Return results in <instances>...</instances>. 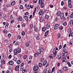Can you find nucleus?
<instances>
[{
	"label": "nucleus",
	"mask_w": 73,
	"mask_h": 73,
	"mask_svg": "<svg viewBox=\"0 0 73 73\" xmlns=\"http://www.w3.org/2000/svg\"><path fill=\"white\" fill-rule=\"evenodd\" d=\"M42 3V0H39L38 1V3L39 5H41Z\"/></svg>",
	"instance_id": "nucleus-23"
},
{
	"label": "nucleus",
	"mask_w": 73,
	"mask_h": 73,
	"mask_svg": "<svg viewBox=\"0 0 73 73\" xmlns=\"http://www.w3.org/2000/svg\"><path fill=\"white\" fill-rule=\"evenodd\" d=\"M1 63L2 64H5V60H4L2 59L1 60Z\"/></svg>",
	"instance_id": "nucleus-20"
},
{
	"label": "nucleus",
	"mask_w": 73,
	"mask_h": 73,
	"mask_svg": "<svg viewBox=\"0 0 73 73\" xmlns=\"http://www.w3.org/2000/svg\"><path fill=\"white\" fill-rule=\"evenodd\" d=\"M59 20H60V19H59L57 17H56L55 19H54V21H55L56 22L57 21H59Z\"/></svg>",
	"instance_id": "nucleus-25"
},
{
	"label": "nucleus",
	"mask_w": 73,
	"mask_h": 73,
	"mask_svg": "<svg viewBox=\"0 0 73 73\" xmlns=\"http://www.w3.org/2000/svg\"><path fill=\"white\" fill-rule=\"evenodd\" d=\"M7 36L9 38L11 37V36H12V35L11 34H8L7 35Z\"/></svg>",
	"instance_id": "nucleus-50"
},
{
	"label": "nucleus",
	"mask_w": 73,
	"mask_h": 73,
	"mask_svg": "<svg viewBox=\"0 0 73 73\" xmlns=\"http://www.w3.org/2000/svg\"><path fill=\"white\" fill-rule=\"evenodd\" d=\"M38 69V66H34L33 68V70L34 71H37Z\"/></svg>",
	"instance_id": "nucleus-3"
},
{
	"label": "nucleus",
	"mask_w": 73,
	"mask_h": 73,
	"mask_svg": "<svg viewBox=\"0 0 73 73\" xmlns=\"http://www.w3.org/2000/svg\"><path fill=\"white\" fill-rule=\"evenodd\" d=\"M47 63V61L46 60L44 61L43 63V66H45L46 65V64Z\"/></svg>",
	"instance_id": "nucleus-22"
},
{
	"label": "nucleus",
	"mask_w": 73,
	"mask_h": 73,
	"mask_svg": "<svg viewBox=\"0 0 73 73\" xmlns=\"http://www.w3.org/2000/svg\"><path fill=\"white\" fill-rule=\"evenodd\" d=\"M25 45L26 46L28 47L29 46V43L28 42H26L25 43Z\"/></svg>",
	"instance_id": "nucleus-44"
},
{
	"label": "nucleus",
	"mask_w": 73,
	"mask_h": 73,
	"mask_svg": "<svg viewBox=\"0 0 73 73\" xmlns=\"http://www.w3.org/2000/svg\"><path fill=\"white\" fill-rule=\"evenodd\" d=\"M20 44V42H16L15 44V45L19 46V45Z\"/></svg>",
	"instance_id": "nucleus-11"
},
{
	"label": "nucleus",
	"mask_w": 73,
	"mask_h": 73,
	"mask_svg": "<svg viewBox=\"0 0 73 73\" xmlns=\"http://www.w3.org/2000/svg\"><path fill=\"white\" fill-rule=\"evenodd\" d=\"M38 53H35L34 54V56L35 57H37V56H38Z\"/></svg>",
	"instance_id": "nucleus-48"
},
{
	"label": "nucleus",
	"mask_w": 73,
	"mask_h": 73,
	"mask_svg": "<svg viewBox=\"0 0 73 73\" xmlns=\"http://www.w3.org/2000/svg\"><path fill=\"white\" fill-rule=\"evenodd\" d=\"M66 56H62V59H64V60H66Z\"/></svg>",
	"instance_id": "nucleus-57"
},
{
	"label": "nucleus",
	"mask_w": 73,
	"mask_h": 73,
	"mask_svg": "<svg viewBox=\"0 0 73 73\" xmlns=\"http://www.w3.org/2000/svg\"><path fill=\"white\" fill-rule=\"evenodd\" d=\"M57 36L58 38H61V34L58 33L57 34Z\"/></svg>",
	"instance_id": "nucleus-31"
},
{
	"label": "nucleus",
	"mask_w": 73,
	"mask_h": 73,
	"mask_svg": "<svg viewBox=\"0 0 73 73\" xmlns=\"http://www.w3.org/2000/svg\"><path fill=\"white\" fill-rule=\"evenodd\" d=\"M40 59V61L41 62H42L43 61H44V60H45V58L43 57L41 58Z\"/></svg>",
	"instance_id": "nucleus-36"
},
{
	"label": "nucleus",
	"mask_w": 73,
	"mask_h": 73,
	"mask_svg": "<svg viewBox=\"0 0 73 73\" xmlns=\"http://www.w3.org/2000/svg\"><path fill=\"white\" fill-rule=\"evenodd\" d=\"M33 24H31L29 26V29H32L33 28Z\"/></svg>",
	"instance_id": "nucleus-35"
},
{
	"label": "nucleus",
	"mask_w": 73,
	"mask_h": 73,
	"mask_svg": "<svg viewBox=\"0 0 73 73\" xmlns=\"http://www.w3.org/2000/svg\"><path fill=\"white\" fill-rule=\"evenodd\" d=\"M48 72V70L46 69L44 70V73H47Z\"/></svg>",
	"instance_id": "nucleus-43"
},
{
	"label": "nucleus",
	"mask_w": 73,
	"mask_h": 73,
	"mask_svg": "<svg viewBox=\"0 0 73 73\" xmlns=\"http://www.w3.org/2000/svg\"><path fill=\"white\" fill-rule=\"evenodd\" d=\"M63 69L64 70H67L68 68H67V67H66V66H65L64 67Z\"/></svg>",
	"instance_id": "nucleus-37"
},
{
	"label": "nucleus",
	"mask_w": 73,
	"mask_h": 73,
	"mask_svg": "<svg viewBox=\"0 0 73 73\" xmlns=\"http://www.w3.org/2000/svg\"><path fill=\"white\" fill-rule=\"evenodd\" d=\"M41 4V5L40 6V7L41 8H42L44 7V3H42Z\"/></svg>",
	"instance_id": "nucleus-42"
},
{
	"label": "nucleus",
	"mask_w": 73,
	"mask_h": 73,
	"mask_svg": "<svg viewBox=\"0 0 73 73\" xmlns=\"http://www.w3.org/2000/svg\"><path fill=\"white\" fill-rule=\"evenodd\" d=\"M13 53L14 55H17V49H15L14 50Z\"/></svg>",
	"instance_id": "nucleus-8"
},
{
	"label": "nucleus",
	"mask_w": 73,
	"mask_h": 73,
	"mask_svg": "<svg viewBox=\"0 0 73 73\" xmlns=\"http://www.w3.org/2000/svg\"><path fill=\"white\" fill-rule=\"evenodd\" d=\"M67 25V22H64L63 24V25L64 26H66Z\"/></svg>",
	"instance_id": "nucleus-47"
},
{
	"label": "nucleus",
	"mask_w": 73,
	"mask_h": 73,
	"mask_svg": "<svg viewBox=\"0 0 73 73\" xmlns=\"http://www.w3.org/2000/svg\"><path fill=\"white\" fill-rule=\"evenodd\" d=\"M38 13H39V14L40 15H42V13H43L42 11L41 10H40L39 11Z\"/></svg>",
	"instance_id": "nucleus-19"
},
{
	"label": "nucleus",
	"mask_w": 73,
	"mask_h": 73,
	"mask_svg": "<svg viewBox=\"0 0 73 73\" xmlns=\"http://www.w3.org/2000/svg\"><path fill=\"white\" fill-rule=\"evenodd\" d=\"M70 18H73V12H72V13H71L70 15Z\"/></svg>",
	"instance_id": "nucleus-39"
},
{
	"label": "nucleus",
	"mask_w": 73,
	"mask_h": 73,
	"mask_svg": "<svg viewBox=\"0 0 73 73\" xmlns=\"http://www.w3.org/2000/svg\"><path fill=\"white\" fill-rule=\"evenodd\" d=\"M70 26H72V25H73V20H71L70 21Z\"/></svg>",
	"instance_id": "nucleus-13"
},
{
	"label": "nucleus",
	"mask_w": 73,
	"mask_h": 73,
	"mask_svg": "<svg viewBox=\"0 0 73 73\" xmlns=\"http://www.w3.org/2000/svg\"><path fill=\"white\" fill-rule=\"evenodd\" d=\"M40 50L41 52H43L44 51V48L42 46H40Z\"/></svg>",
	"instance_id": "nucleus-4"
},
{
	"label": "nucleus",
	"mask_w": 73,
	"mask_h": 73,
	"mask_svg": "<svg viewBox=\"0 0 73 73\" xmlns=\"http://www.w3.org/2000/svg\"><path fill=\"white\" fill-rule=\"evenodd\" d=\"M21 37L20 35H18L17 36V38H18V40H19V39H21Z\"/></svg>",
	"instance_id": "nucleus-46"
},
{
	"label": "nucleus",
	"mask_w": 73,
	"mask_h": 73,
	"mask_svg": "<svg viewBox=\"0 0 73 73\" xmlns=\"http://www.w3.org/2000/svg\"><path fill=\"white\" fill-rule=\"evenodd\" d=\"M21 48L20 47H19L18 48V49H17L18 53H20V52H21Z\"/></svg>",
	"instance_id": "nucleus-14"
},
{
	"label": "nucleus",
	"mask_w": 73,
	"mask_h": 73,
	"mask_svg": "<svg viewBox=\"0 0 73 73\" xmlns=\"http://www.w3.org/2000/svg\"><path fill=\"white\" fill-rule=\"evenodd\" d=\"M27 56L26 55H25L23 56V59H24V60L26 59L27 58Z\"/></svg>",
	"instance_id": "nucleus-55"
},
{
	"label": "nucleus",
	"mask_w": 73,
	"mask_h": 73,
	"mask_svg": "<svg viewBox=\"0 0 73 73\" xmlns=\"http://www.w3.org/2000/svg\"><path fill=\"white\" fill-rule=\"evenodd\" d=\"M57 65L59 67L60 65V62H58L57 63Z\"/></svg>",
	"instance_id": "nucleus-58"
},
{
	"label": "nucleus",
	"mask_w": 73,
	"mask_h": 73,
	"mask_svg": "<svg viewBox=\"0 0 73 73\" xmlns=\"http://www.w3.org/2000/svg\"><path fill=\"white\" fill-rule=\"evenodd\" d=\"M33 28H34V31L35 32L38 33V28L36 27H35V26H34Z\"/></svg>",
	"instance_id": "nucleus-9"
},
{
	"label": "nucleus",
	"mask_w": 73,
	"mask_h": 73,
	"mask_svg": "<svg viewBox=\"0 0 73 73\" xmlns=\"http://www.w3.org/2000/svg\"><path fill=\"white\" fill-rule=\"evenodd\" d=\"M44 18L42 17L40 19L39 21L40 23H42L44 21Z\"/></svg>",
	"instance_id": "nucleus-6"
},
{
	"label": "nucleus",
	"mask_w": 73,
	"mask_h": 73,
	"mask_svg": "<svg viewBox=\"0 0 73 73\" xmlns=\"http://www.w3.org/2000/svg\"><path fill=\"white\" fill-rule=\"evenodd\" d=\"M23 20V18H22V17H19L18 18V21H21Z\"/></svg>",
	"instance_id": "nucleus-21"
},
{
	"label": "nucleus",
	"mask_w": 73,
	"mask_h": 73,
	"mask_svg": "<svg viewBox=\"0 0 73 73\" xmlns=\"http://www.w3.org/2000/svg\"><path fill=\"white\" fill-rule=\"evenodd\" d=\"M21 33L22 36H24V35H25V33L24 32V31H23Z\"/></svg>",
	"instance_id": "nucleus-49"
},
{
	"label": "nucleus",
	"mask_w": 73,
	"mask_h": 73,
	"mask_svg": "<svg viewBox=\"0 0 73 73\" xmlns=\"http://www.w3.org/2000/svg\"><path fill=\"white\" fill-rule=\"evenodd\" d=\"M25 63L24 62H23L21 64V66L23 67V66H24V65Z\"/></svg>",
	"instance_id": "nucleus-60"
},
{
	"label": "nucleus",
	"mask_w": 73,
	"mask_h": 73,
	"mask_svg": "<svg viewBox=\"0 0 73 73\" xmlns=\"http://www.w3.org/2000/svg\"><path fill=\"white\" fill-rule=\"evenodd\" d=\"M12 58V55H10L9 56L8 58L9 59H11V58Z\"/></svg>",
	"instance_id": "nucleus-62"
},
{
	"label": "nucleus",
	"mask_w": 73,
	"mask_h": 73,
	"mask_svg": "<svg viewBox=\"0 0 73 73\" xmlns=\"http://www.w3.org/2000/svg\"><path fill=\"white\" fill-rule=\"evenodd\" d=\"M68 7L69 8H72V5L71 4H68Z\"/></svg>",
	"instance_id": "nucleus-40"
},
{
	"label": "nucleus",
	"mask_w": 73,
	"mask_h": 73,
	"mask_svg": "<svg viewBox=\"0 0 73 73\" xmlns=\"http://www.w3.org/2000/svg\"><path fill=\"white\" fill-rule=\"evenodd\" d=\"M5 42L6 43H8L9 42L8 41V40H5Z\"/></svg>",
	"instance_id": "nucleus-63"
},
{
	"label": "nucleus",
	"mask_w": 73,
	"mask_h": 73,
	"mask_svg": "<svg viewBox=\"0 0 73 73\" xmlns=\"http://www.w3.org/2000/svg\"><path fill=\"white\" fill-rule=\"evenodd\" d=\"M67 64L68 66L71 67L72 66V65H71V64H70V62H67Z\"/></svg>",
	"instance_id": "nucleus-34"
},
{
	"label": "nucleus",
	"mask_w": 73,
	"mask_h": 73,
	"mask_svg": "<svg viewBox=\"0 0 73 73\" xmlns=\"http://www.w3.org/2000/svg\"><path fill=\"white\" fill-rule=\"evenodd\" d=\"M60 15V19H62L64 18V13L62 12L61 13Z\"/></svg>",
	"instance_id": "nucleus-5"
},
{
	"label": "nucleus",
	"mask_w": 73,
	"mask_h": 73,
	"mask_svg": "<svg viewBox=\"0 0 73 73\" xmlns=\"http://www.w3.org/2000/svg\"><path fill=\"white\" fill-rule=\"evenodd\" d=\"M61 13L60 11H58V12H57V16H60V15H61Z\"/></svg>",
	"instance_id": "nucleus-32"
},
{
	"label": "nucleus",
	"mask_w": 73,
	"mask_h": 73,
	"mask_svg": "<svg viewBox=\"0 0 73 73\" xmlns=\"http://www.w3.org/2000/svg\"><path fill=\"white\" fill-rule=\"evenodd\" d=\"M37 52L39 54H41V51L40 49H38L37 50Z\"/></svg>",
	"instance_id": "nucleus-17"
},
{
	"label": "nucleus",
	"mask_w": 73,
	"mask_h": 73,
	"mask_svg": "<svg viewBox=\"0 0 73 73\" xmlns=\"http://www.w3.org/2000/svg\"><path fill=\"white\" fill-rule=\"evenodd\" d=\"M38 66L39 67H42V64L41 62L39 63Z\"/></svg>",
	"instance_id": "nucleus-33"
},
{
	"label": "nucleus",
	"mask_w": 73,
	"mask_h": 73,
	"mask_svg": "<svg viewBox=\"0 0 73 73\" xmlns=\"http://www.w3.org/2000/svg\"><path fill=\"white\" fill-rule=\"evenodd\" d=\"M45 30H46V27H43V28H42V31H45Z\"/></svg>",
	"instance_id": "nucleus-52"
},
{
	"label": "nucleus",
	"mask_w": 73,
	"mask_h": 73,
	"mask_svg": "<svg viewBox=\"0 0 73 73\" xmlns=\"http://www.w3.org/2000/svg\"><path fill=\"white\" fill-rule=\"evenodd\" d=\"M19 69V66H16L15 68V70L16 71L18 70Z\"/></svg>",
	"instance_id": "nucleus-24"
},
{
	"label": "nucleus",
	"mask_w": 73,
	"mask_h": 73,
	"mask_svg": "<svg viewBox=\"0 0 73 73\" xmlns=\"http://www.w3.org/2000/svg\"><path fill=\"white\" fill-rule=\"evenodd\" d=\"M68 55V52H65L64 54H62V56H65V57H66Z\"/></svg>",
	"instance_id": "nucleus-7"
},
{
	"label": "nucleus",
	"mask_w": 73,
	"mask_h": 73,
	"mask_svg": "<svg viewBox=\"0 0 73 73\" xmlns=\"http://www.w3.org/2000/svg\"><path fill=\"white\" fill-rule=\"evenodd\" d=\"M20 62H21V61L20 60H18L17 62V63L18 64H20Z\"/></svg>",
	"instance_id": "nucleus-45"
},
{
	"label": "nucleus",
	"mask_w": 73,
	"mask_h": 73,
	"mask_svg": "<svg viewBox=\"0 0 73 73\" xmlns=\"http://www.w3.org/2000/svg\"><path fill=\"white\" fill-rule=\"evenodd\" d=\"M48 32H49V31L48 30L45 33L44 36H46L48 34Z\"/></svg>",
	"instance_id": "nucleus-29"
},
{
	"label": "nucleus",
	"mask_w": 73,
	"mask_h": 73,
	"mask_svg": "<svg viewBox=\"0 0 73 73\" xmlns=\"http://www.w3.org/2000/svg\"><path fill=\"white\" fill-rule=\"evenodd\" d=\"M7 30H4L3 31V32L5 33V34H7Z\"/></svg>",
	"instance_id": "nucleus-51"
},
{
	"label": "nucleus",
	"mask_w": 73,
	"mask_h": 73,
	"mask_svg": "<svg viewBox=\"0 0 73 73\" xmlns=\"http://www.w3.org/2000/svg\"><path fill=\"white\" fill-rule=\"evenodd\" d=\"M68 4H70L72 3V1H71V0H68Z\"/></svg>",
	"instance_id": "nucleus-54"
},
{
	"label": "nucleus",
	"mask_w": 73,
	"mask_h": 73,
	"mask_svg": "<svg viewBox=\"0 0 73 73\" xmlns=\"http://www.w3.org/2000/svg\"><path fill=\"white\" fill-rule=\"evenodd\" d=\"M13 16H12V15H11L10 17V19H11V20H12V19H13Z\"/></svg>",
	"instance_id": "nucleus-64"
},
{
	"label": "nucleus",
	"mask_w": 73,
	"mask_h": 73,
	"mask_svg": "<svg viewBox=\"0 0 73 73\" xmlns=\"http://www.w3.org/2000/svg\"><path fill=\"white\" fill-rule=\"evenodd\" d=\"M35 37L36 38V39L38 40L40 39V37H39V35L38 34L36 35Z\"/></svg>",
	"instance_id": "nucleus-15"
},
{
	"label": "nucleus",
	"mask_w": 73,
	"mask_h": 73,
	"mask_svg": "<svg viewBox=\"0 0 73 73\" xmlns=\"http://www.w3.org/2000/svg\"><path fill=\"white\" fill-rule=\"evenodd\" d=\"M22 73H27V71L26 70V69H25L23 70L22 72Z\"/></svg>",
	"instance_id": "nucleus-28"
},
{
	"label": "nucleus",
	"mask_w": 73,
	"mask_h": 73,
	"mask_svg": "<svg viewBox=\"0 0 73 73\" xmlns=\"http://www.w3.org/2000/svg\"><path fill=\"white\" fill-rule=\"evenodd\" d=\"M24 18L26 21H28V17L27 16H25Z\"/></svg>",
	"instance_id": "nucleus-12"
},
{
	"label": "nucleus",
	"mask_w": 73,
	"mask_h": 73,
	"mask_svg": "<svg viewBox=\"0 0 73 73\" xmlns=\"http://www.w3.org/2000/svg\"><path fill=\"white\" fill-rule=\"evenodd\" d=\"M62 70H60L58 71V73H62Z\"/></svg>",
	"instance_id": "nucleus-56"
},
{
	"label": "nucleus",
	"mask_w": 73,
	"mask_h": 73,
	"mask_svg": "<svg viewBox=\"0 0 73 73\" xmlns=\"http://www.w3.org/2000/svg\"><path fill=\"white\" fill-rule=\"evenodd\" d=\"M15 4V1H13L11 3V5L12 6H13V5H14Z\"/></svg>",
	"instance_id": "nucleus-26"
},
{
	"label": "nucleus",
	"mask_w": 73,
	"mask_h": 73,
	"mask_svg": "<svg viewBox=\"0 0 73 73\" xmlns=\"http://www.w3.org/2000/svg\"><path fill=\"white\" fill-rule=\"evenodd\" d=\"M60 26L59 24H56L54 27V29H57L58 28V27Z\"/></svg>",
	"instance_id": "nucleus-2"
},
{
	"label": "nucleus",
	"mask_w": 73,
	"mask_h": 73,
	"mask_svg": "<svg viewBox=\"0 0 73 73\" xmlns=\"http://www.w3.org/2000/svg\"><path fill=\"white\" fill-rule=\"evenodd\" d=\"M58 59H60L61 58V54H58Z\"/></svg>",
	"instance_id": "nucleus-18"
},
{
	"label": "nucleus",
	"mask_w": 73,
	"mask_h": 73,
	"mask_svg": "<svg viewBox=\"0 0 73 73\" xmlns=\"http://www.w3.org/2000/svg\"><path fill=\"white\" fill-rule=\"evenodd\" d=\"M12 44L11 43L10 44V45L9 46V49H10L11 48H12Z\"/></svg>",
	"instance_id": "nucleus-41"
},
{
	"label": "nucleus",
	"mask_w": 73,
	"mask_h": 73,
	"mask_svg": "<svg viewBox=\"0 0 73 73\" xmlns=\"http://www.w3.org/2000/svg\"><path fill=\"white\" fill-rule=\"evenodd\" d=\"M50 24L49 23H47L46 26V29H49L50 28Z\"/></svg>",
	"instance_id": "nucleus-16"
},
{
	"label": "nucleus",
	"mask_w": 73,
	"mask_h": 73,
	"mask_svg": "<svg viewBox=\"0 0 73 73\" xmlns=\"http://www.w3.org/2000/svg\"><path fill=\"white\" fill-rule=\"evenodd\" d=\"M61 48H62V46L61 45H60L59 46V50L61 49Z\"/></svg>",
	"instance_id": "nucleus-61"
},
{
	"label": "nucleus",
	"mask_w": 73,
	"mask_h": 73,
	"mask_svg": "<svg viewBox=\"0 0 73 73\" xmlns=\"http://www.w3.org/2000/svg\"><path fill=\"white\" fill-rule=\"evenodd\" d=\"M27 9H30V6H29V5H27Z\"/></svg>",
	"instance_id": "nucleus-59"
},
{
	"label": "nucleus",
	"mask_w": 73,
	"mask_h": 73,
	"mask_svg": "<svg viewBox=\"0 0 73 73\" xmlns=\"http://www.w3.org/2000/svg\"><path fill=\"white\" fill-rule=\"evenodd\" d=\"M57 52L56 50V49L54 48H53V53L54 55V57H55L56 56V54Z\"/></svg>",
	"instance_id": "nucleus-1"
},
{
	"label": "nucleus",
	"mask_w": 73,
	"mask_h": 73,
	"mask_svg": "<svg viewBox=\"0 0 73 73\" xmlns=\"http://www.w3.org/2000/svg\"><path fill=\"white\" fill-rule=\"evenodd\" d=\"M14 64V62H13V61L12 60L10 61L9 62V65H13Z\"/></svg>",
	"instance_id": "nucleus-10"
},
{
	"label": "nucleus",
	"mask_w": 73,
	"mask_h": 73,
	"mask_svg": "<svg viewBox=\"0 0 73 73\" xmlns=\"http://www.w3.org/2000/svg\"><path fill=\"white\" fill-rule=\"evenodd\" d=\"M54 56V55H53V54H51V55H50L49 56V57H50V59H53V58Z\"/></svg>",
	"instance_id": "nucleus-30"
},
{
	"label": "nucleus",
	"mask_w": 73,
	"mask_h": 73,
	"mask_svg": "<svg viewBox=\"0 0 73 73\" xmlns=\"http://www.w3.org/2000/svg\"><path fill=\"white\" fill-rule=\"evenodd\" d=\"M20 9H23L24 8V7L23 6V5H21L20 6Z\"/></svg>",
	"instance_id": "nucleus-53"
},
{
	"label": "nucleus",
	"mask_w": 73,
	"mask_h": 73,
	"mask_svg": "<svg viewBox=\"0 0 73 73\" xmlns=\"http://www.w3.org/2000/svg\"><path fill=\"white\" fill-rule=\"evenodd\" d=\"M45 17L46 19H48L49 18V16L48 15H46L45 16Z\"/></svg>",
	"instance_id": "nucleus-38"
},
{
	"label": "nucleus",
	"mask_w": 73,
	"mask_h": 73,
	"mask_svg": "<svg viewBox=\"0 0 73 73\" xmlns=\"http://www.w3.org/2000/svg\"><path fill=\"white\" fill-rule=\"evenodd\" d=\"M13 61L16 62L17 61V58H16V57H14L13 59Z\"/></svg>",
	"instance_id": "nucleus-27"
}]
</instances>
